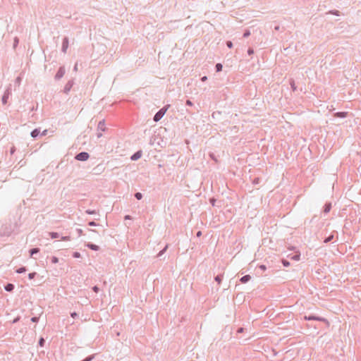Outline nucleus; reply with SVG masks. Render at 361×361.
Returning a JSON list of instances; mask_svg holds the SVG:
<instances>
[{
    "label": "nucleus",
    "instance_id": "f257e3e1",
    "mask_svg": "<svg viewBox=\"0 0 361 361\" xmlns=\"http://www.w3.org/2000/svg\"><path fill=\"white\" fill-rule=\"evenodd\" d=\"M106 130V124H105V120L102 119V121H99L97 130H96V136L97 138H100L102 136V133L105 132Z\"/></svg>",
    "mask_w": 361,
    "mask_h": 361
},
{
    "label": "nucleus",
    "instance_id": "f03ea898",
    "mask_svg": "<svg viewBox=\"0 0 361 361\" xmlns=\"http://www.w3.org/2000/svg\"><path fill=\"white\" fill-rule=\"evenodd\" d=\"M169 107V105H166V106L161 109L158 112H157V114L154 116V121L156 122L160 121L162 118V117L164 116V114H166Z\"/></svg>",
    "mask_w": 361,
    "mask_h": 361
},
{
    "label": "nucleus",
    "instance_id": "7ed1b4c3",
    "mask_svg": "<svg viewBox=\"0 0 361 361\" xmlns=\"http://www.w3.org/2000/svg\"><path fill=\"white\" fill-rule=\"evenodd\" d=\"M90 158V154L87 152H81L77 154L75 159L78 161H87Z\"/></svg>",
    "mask_w": 361,
    "mask_h": 361
},
{
    "label": "nucleus",
    "instance_id": "20e7f679",
    "mask_svg": "<svg viewBox=\"0 0 361 361\" xmlns=\"http://www.w3.org/2000/svg\"><path fill=\"white\" fill-rule=\"evenodd\" d=\"M49 236L52 238V239H55V238H61L62 240H64V241H67V240H70V237L69 236H61V234L58 232H54V231H51V232H49Z\"/></svg>",
    "mask_w": 361,
    "mask_h": 361
},
{
    "label": "nucleus",
    "instance_id": "39448f33",
    "mask_svg": "<svg viewBox=\"0 0 361 361\" xmlns=\"http://www.w3.org/2000/svg\"><path fill=\"white\" fill-rule=\"evenodd\" d=\"M11 94V90L10 87H8L5 90L4 94L1 97V102L4 105H6L8 103V99Z\"/></svg>",
    "mask_w": 361,
    "mask_h": 361
},
{
    "label": "nucleus",
    "instance_id": "423d86ee",
    "mask_svg": "<svg viewBox=\"0 0 361 361\" xmlns=\"http://www.w3.org/2000/svg\"><path fill=\"white\" fill-rule=\"evenodd\" d=\"M69 46V39L68 37H63L62 39V47L61 51L63 53H66L67 49Z\"/></svg>",
    "mask_w": 361,
    "mask_h": 361
},
{
    "label": "nucleus",
    "instance_id": "0eeeda50",
    "mask_svg": "<svg viewBox=\"0 0 361 361\" xmlns=\"http://www.w3.org/2000/svg\"><path fill=\"white\" fill-rule=\"evenodd\" d=\"M65 68L63 66H61L59 68L56 75H55V79L56 80H60L65 74Z\"/></svg>",
    "mask_w": 361,
    "mask_h": 361
},
{
    "label": "nucleus",
    "instance_id": "6e6552de",
    "mask_svg": "<svg viewBox=\"0 0 361 361\" xmlns=\"http://www.w3.org/2000/svg\"><path fill=\"white\" fill-rule=\"evenodd\" d=\"M304 319L305 320H316V321H320V322H328V321L325 319V318H323V317H317V316H305Z\"/></svg>",
    "mask_w": 361,
    "mask_h": 361
},
{
    "label": "nucleus",
    "instance_id": "1a4fd4ad",
    "mask_svg": "<svg viewBox=\"0 0 361 361\" xmlns=\"http://www.w3.org/2000/svg\"><path fill=\"white\" fill-rule=\"evenodd\" d=\"M15 288V285L11 283H7L4 285V290L7 292H13Z\"/></svg>",
    "mask_w": 361,
    "mask_h": 361
},
{
    "label": "nucleus",
    "instance_id": "9d476101",
    "mask_svg": "<svg viewBox=\"0 0 361 361\" xmlns=\"http://www.w3.org/2000/svg\"><path fill=\"white\" fill-rule=\"evenodd\" d=\"M30 135L34 139L37 138L39 135H40V128H35L30 133Z\"/></svg>",
    "mask_w": 361,
    "mask_h": 361
},
{
    "label": "nucleus",
    "instance_id": "9b49d317",
    "mask_svg": "<svg viewBox=\"0 0 361 361\" xmlns=\"http://www.w3.org/2000/svg\"><path fill=\"white\" fill-rule=\"evenodd\" d=\"M73 84V82H71V81H68V82L66 84V85H65V87H64V90H63V91H64V92H65V93H66V94H67V93H68V92H69V91L71 90V89L72 88Z\"/></svg>",
    "mask_w": 361,
    "mask_h": 361
},
{
    "label": "nucleus",
    "instance_id": "f8f14e48",
    "mask_svg": "<svg viewBox=\"0 0 361 361\" xmlns=\"http://www.w3.org/2000/svg\"><path fill=\"white\" fill-rule=\"evenodd\" d=\"M39 247H34V248H31L30 250H29V253H30V256L31 257H33V256L36 254H37L39 252Z\"/></svg>",
    "mask_w": 361,
    "mask_h": 361
},
{
    "label": "nucleus",
    "instance_id": "ddd939ff",
    "mask_svg": "<svg viewBox=\"0 0 361 361\" xmlns=\"http://www.w3.org/2000/svg\"><path fill=\"white\" fill-rule=\"evenodd\" d=\"M348 116V112H336L334 114V116L337 118H345Z\"/></svg>",
    "mask_w": 361,
    "mask_h": 361
},
{
    "label": "nucleus",
    "instance_id": "4468645a",
    "mask_svg": "<svg viewBox=\"0 0 361 361\" xmlns=\"http://www.w3.org/2000/svg\"><path fill=\"white\" fill-rule=\"evenodd\" d=\"M290 259L294 261H299L300 259V252L298 250L295 255L290 257Z\"/></svg>",
    "mask_w": 361,
    "mask_h": 361
},
{
    "label": "nucleus",
    "instance_id": "2eb2a0df",
    "mask_svg": "<svg viewBox=\"0 0 361 361\" xmlns=\"http://www.w3.org/2000/svg\"><path fill=\"white\" fill-rule=\"evenodd\" d=\"M27 268L26 267H20L19 268H18L16 270V272L18 273V274H23V273H25L27 271Z\"/></svg>",
    "mask_w": 361,
    "mask_h": 361
},
{
    "label": "nucleus",
    "instance_id": "dca6fc26",
    "mask_svg": "<svg viewBox=\"0 0 361 361\" xmlns=\"http://www.w3.org/2000/svg\"><path fill=\"white\" fill-rule=\"evenodd\" d=\"M11 233V230H7V228H6V229L4 231H0V234L1 235H4V236H8L10 235Z\"/></svg>",
    "mask_w": 361,
    "mask_h": 361
},
{
    "label": "nucleus",
    "instance_id": "f3484780",
    "mask_svg": "<svg viewBox=\"0 0 361 361\" xmlns=\"http://www.w3.org/2000/svg\"><path fill=\"white\" fill-rule=\"evenodd\" d=\"M141 155H142L141 152H140V151H139V152H135V154L131 157V159H132V160H137V159H140V158Z\"/></svg>",
    "mask_w": 361,
    "mask_h": 361
},
{
    "label": "nucleus",
    "instance_id": "a211bd4d",
    "mask_svg": "<svg viewBox=\"0 0 361 361\" xmlns=\"http://www.w3.org/2000/svg\"><path fill=\"white\" fill-rule=\"evenodd\" d=\"M250 279H251V277H250V275H245V276H243V277L240 279V281L242 283H246V282L249 281L250 280Z\"/></svg>",
    "mask_w": 361,
    "mask_h": 361
},
{
    "label": "nucleus",
    "instance_id": "6ab92c4d",
    "mask_svg": "<svg viewBox=\"0 0 361 361\" xmlns=\"http://www.w3.org/2000/svg\"><path fill=\"white\" fill-rule=\"evenodd\" d=\"M331 209V203L326 204L324 206V212L328 213L330 212Z\"/></svg>",
    "mask_w": 361,
    "mask_h": 361
},
{
    "label": "nucleus",
    "instance_id": "aec40b11",
    "mask_svg": "<svg viewBox=\"0 0 361 361\" xmlns=\"http://www.w3.org/2000/svg\"><path fill=\"white\" fill-rule=\"evenodd\" d=\"M45 343H46L45 339L43 337H40L38 341V345L40 347H44L45 345Z\"/></svg>",
    "mask_w": 361,
    "mask_h": 361
},
{
    "label": "nucleus",
    "instance_id": "412c9836",
    "mask_svg": "<svg viewBox=\"0 0 361 361\" xmlns=\"http://www.w3.org/2000/svg\"><path fill=\"white\" fill-rule=\"evenodd\" d=\"M51 262L53 264H56L59 262V258L56 256H52L51 257Z\"/></svg>",
    "mask_w": 361,
    "mask_h": 361
},
{
    "label": "nucleus",
    "instance_id": "4be33fe9",
    "mask_svg": "<svg viewBox=\"0 0 361 361\" xmlns=\"http://www.w3.org/2000/svg\"><path fill=\"white\" fill-rule=\"evenodd\" d=\"M36 276H37V273L35 272V271L34 272H30V273L28 274V278L30 280L35 279Z\"/></svg>",
    "mask_w": 361,
    "mask_h": 361
},
{
    "label": "nucleus",
    "instance_id": "5701e85b",
    "mask_svg": "<svg viewBox=\"0 0 361 361\" xmlns=\"http://www.w3.org/2000/svg\"><path fill=\"white\" fill-rule=\"evenodd\" d=\"M167 248H168V245H166L165 246V247H164L162 250H161V251L159 252V254L157 255V256H158V257L161 256V255H163V254L166 251Z\"/></svg>",
    "mask_w": 361,
    "mask_h": 361
},
{
    "label": "nucleus",
    "instance_id": "b1692460",
    "mask_svg": "<svg viewBox=\"0 0 361 361\" xmlns=\"http://www.w3.org/2000/svg\"><path fill=\"white\" fill-rule=\"evenodd\" d=\"M221 280H222V276L221 275H218L215 277V281L219 283L220 284L221 282Z\"/></svg>",
    "mask_w": 361,
    "mask_h": 361
},
{
    "label": "nucleus",
    "instance_id": "393cba45",
    "mask_svg": "<svg viewBox=\"0 0 361 361\" xmlns=\"http://www.w3.org/2000/svg\"><path fill=\"white\" fill-rule=\"evenodd\" d=\"M222 68H223V66H222V65L221 63H217L216 65V70L217 72L221 71Z\"/></svg>",
    "mask_w": 361,
    "mask_h": 361
},
{
    "label": "nucleus",
    "instance_id": "a878e982",
    "mask_svg": "<svg viewBox=\"0 0 361 361\" xmlns=\"http://www.w3.org/2000/svg\"><path fill=\"white\" fill-rule=\"evenodd\" d=\"M290 83V86H291V88H292L293 91H295L296 90V86H295L294 80H291Z\"/></svg>",
    "mask_w": 361,
    "mask_h": 361
},
{
    "label": "nucleus",
    "instance_id": "bb28decb",
    "mask_svg": "<svg viewBox=\"0 0 361 361\" xmlns=\"http://www.w3.org/2000/svg\"><path fill=\"white\" fill-rule=\"evenodd\" d=\"M39 317H32L30 320L33 323H37L39 322Z\"/></svg>",
    "mask_w": 361,
    "mask_h": 361
},
{
    "label": "nucleus",
    "instance_id": "cd10ccee",
    "mask_svg": "<svg viewBox=\"0 0 361 361\" xmlns=\"http://www.w3.org/2000/svg\"><path fill=\"white\" fill-rule=\"evenodd\" d=\"M282 264L284 267H288L290 266V262L286 259L282 260Z\"/></svg>",
    "mask_w": 361,
    "mask_h": 361
},
{
    "label": "nucleus",
    "instance_id": "c85d7f7f",
    "mask_svg": "<svg viewBox=\"0 0 361 361\" xmlns=\"http://www.w3.org/2000/svg\"><path fill=\"white\" fill-rule=\"evenodd\" d=\"M209 157H211L212 159H213L216 163L218 162V159L217 158L215 157V155L213 154V153H210L209 154Z\"/></svg>",
    "mask_w": 361,
    "mask_h": 361
},
{
    "label": "nucleus",
    "instance_id": "c756f323",
    "mask_svg": "<svg viewBox=\"0 0 361 361\" xmlns=\"http://www.w3.org/2000/svg\"><path fill=\"white\" fill-rule=\"evenodd\" d=\"M334 238V235H331L330 236H329L328 238H326L325 240H324V243H327L329 242H330L332 239Z\"/></svg>",
    "mask_w": 361,
    "mask_h": 361
},
{
    "label": "nucleus",
    "instance_id": "7c9ffc66",
    "mask_svg": "<svg viewBox=\"0 0 361 361\" xmlns=\"http://www.w3.org/2000/svg\"><path fill=\"white\" fill-rule=\"evenodd\" d=\"M135 197L137 200H141V199H142V195L140 192H137V193H135Z\"/></svg>",
    "mask_w": 361,
    "mask_h": 361
},
{
    "label": "nucleus",
    "instance_id": "2f4dec72",
    "mask_svg": "<svg viewBox=\"0 0 361 361\" xmlns=\"http://www.w3.org/2000/svg\"><path fill=\"white\" fill-rule=\"evenodd\" d=\"M20 319V316H18L16 317H15L12 322L13 324H16L17 322H18Z\"/></svg>",
    "mask_w": 361,
    "mask_h": 361
},
{
    "label": "nucleus",
    "instance_id": "473e14b6",
    "mask_svg": "<svg viewBox=\"0 0 361 361\" xmlns=\"http://www.w3.org/2000/svg\"><path fill=\"white\" fill-rule=\"evenodd\" d=\"M250 35V32L249 30H245L243 34V37H247Z\"/></svg>",
    "mask_w": 361,
    "mask_h": 361
},
{
    "label": "nucleus",
    "instance_id": "72a5a7b5",
    "mask_svg": "<svg viewBox=\"0 0 361 361\" xmlns=\"http://www.w3.org/2000/svg\"><path fill=\"white\" fill-rule=\"evenodd\" d=\"M80 256V252H73V257H75V258H78V257H79Z\"/></svg>",
    "mask_w": 361,
    "mask_h": 361
},
{
    "label": "nucleus",
    "instance_id": "f704fd0d",
    "mask_svg": "<svg viewBox=\"0 0 361 361\" xmlns=\"http://www.w3.org/2000/svg\"><path fill=\"white\" fill-rule=\"evenodd\" d=\"M226 45H227V47H228V48H230V49L233 47V43H232L231 41H228V42H226Z\"/></svg>",
    "mask_w": 361,
    "mask_h": 361
},
{
    "label": "nucleus",
    "instance_id": "c9c22d12",
    "mask_svg": "<svg viewBox=\"0 0 361 361\" xmlns=\"http://www.w3.org/2000/svg\"><path fill=\"white\" fill-rule=\"evenodd\" d=\"M91 247H92V250H97L99 249L97 245H93V244H92Z\"/></svg>",
    "mask_w": 361,
    "mask_h": 361
},
{
    "label": "nucleus",
    "instance_id": "e433bc0d",
    "mask_svg": "<svg viewBox=\"0 0 361 361\" xmlns=\"http://www.w3.org/2000/svg\"><path fill=\"white\" fill-rule=\"evenodd\" d=\"M47 131H48L47 130H43L42 133L40 132V135H42V136H45V135H47Z\"/></svg>",
    "mask_w": 361,
    "mask_h": 361
},
{
    "label": "nucleus",
    "instance_id": "4c0bfd02",
    "mask_svg": "<svg viewBox=\"0 0 361 361\" xmlns=\"http://www.w3.org/2000/svg\"><path fill=\"white\" fill-rule=\"evenodd\" d=\"M71 314V317H72L73 318H74V319H75L76 317H78V313H76L75 312H72Z\"/></svg>",
    "mask_w": 361,
    "mask_h": 361
},
{
    "label": "nucleus",
    "instance_id": "58836bf2",
    "mask_svg": "<svg viewBox=\"0 0 361 361\" xmlns=\"http://www.w3.org/2000/svg\"><path fill=\"white\" fill-rule=\"evenodd\" d=\"M259 267V269H262V271H265V270L267 269L266 266H265V265H264V264L260 265Z\"/></svg>",
    "mask_w": 361,
    "mask_h": 361
},
{
    "label": "nucleus",
    "instance_id": "ea45409f",
    "mask_svg": "<svg viewBox=\"0 0 361 361\" xmlns=\"http://www.w3.org/2000/svg\"><path fill=\"white\" fill-rule=\"evenodd\" d=\"M73 70L77 71L78 70V62H76L75 66H74V68H73Z\"/></svg>",
    "mask_w": 361,
    "mask_h": 361
},
{
    "label": "nucleus",
    "instance_id": "a19ab883",
    "mask_svg": "<svg viewBox=\"0 0 361 361\" xmlns=\"http://www.w3.org/2000/svg\"><path fill=\"white\" fill-rule=\"evenodd\" d=\"M253 53H254V51H253V49H250H250L247 50V54H248L249 55H251V54H252Z\"/></svg>",
    "mask_w": 361,
    "mask_h": 361
},
{
    "label": "nucleus",
    "instance_id": "79ce46f5",
    "mask_svg": "<svg viewBox=\"0 0 361 361\" xmlns=\"http://www.w3.org/2000/svg\"><path fill=\"white\" fill-rule=\"evenodd\" d=\"M186 104L188 106H192L193 105L192 102L190 100H189V99L186 101Z\"/></svg>",
    "mask_w": 361,
    "mask_h": 361
},
{
    "label": "nucleus",
    "instance_id": "37998d69",
    "mask_svg": "<svg viewBox=\"0 0 361 361\" xmlns=\"http://www.w3.org/2000/svg\"><path fill=\"white\" fill-rule=\"evenodd\" d=\"M15 151H16L15 147H11L10 149V152L11 154H13L15 152Z\"/></svg>",
    "mask_w": 361,
    "mask_h": 361
},
{
    "label": "nucleus",
    "instance_id": "c03bdc74",
    "mask_svg": "<svg viewBox=\"0 0 361 361\" xmlns=\"http://www.w3.org/2000/svg\"><path fill=\"white\" fill-rule=\"evenodd\" d=\"M92 290L96 292V293H98L99 292V288L97 286H94L92 288Z\"/></svg>",
    "mask_w": 361,
    "mask_h": 361
},
{
    "label": "nucleus",
    "instance_id": "a18cd8bd",
    "mask_svg": "<svg viewBox=\"0 0 361 361\" xmlns=\"http://www.w3.org/2000/svg\"><path fill=\"white\" fill-rule=\"evenodd\" d=\"M21 81V78L20 77H18L16 80V82L20 84Z\"/></svg>",
    "mask_w": 361,
    "mask_h": 361
},
{
    "label": "nucleus",
    "instance_id": "49530a36",
    "mask_svg": "<svg viewBox=\"0 0 361 361\" xmlns=\"http://www.w3.org/2000/svg\"><path fill=\"white\" fill-rule=\"evenodd\" d=\"M82 361H90V355L87 356Z\"/></svg>",
    "mask_w": 361,
    "mask_h": 361
},
{
    "label": "nucleus",
    "instance_id": "de8ad7c7",
    "mask_svg": "<svg viewBox=\"0 0 361 361\" xmlns=\"http://www.w3.org/2000/svg\"><path fill=\"white\" fill-rule=\"evenodd\" d=\"M207 80V76H203V77L201 78V80H202V82H205Z\"/></svg>",
    "mask_w": 361,
    "mask_h": 361
},
{
    "label": "nucleus",
    "instance_id": "09e8293b",
    "mask_svg": "<svg viewBox=\"0 0 361 361\" xmlns=\"http://www.w3.org/2000/svg\"><path fill=\"white\" fill-rule=\"evenodd\" d=\"M259 183V178H255L254 180H253V183L254 184H257Z\"/></svg>",
    "mask_w": 361,
    "mask_h": 361
},
{
    "label": "nucleus",
    "instance_id": "8fccbe9b",
    "mask_svg": "<svg viewBox=\"0 0 361 361\" xmlns=\"http://www.w3.org/2000/svg\"><path fill=\"white\" fill-rule=\"evenodd\" d=\"M37 106H38V104H37ZM37 106H36V108H35V106H32L31 109H30V111H35V110H37Z\"/></svg>",
    "mask_w": 361,
    "mask_h": 361
},
{
    "label": "nucleus",
    "instance_id": "3c124183",
    "mask_svg": "<svg viewBox=\"0 0 361 361\" xmlns=\"http://www.w3.org/2000/svg\"><path fill=\"white\" fill-rule=\"evenodd\" d=\"M201 235H202V232H201V231H198V232L197 233V237H200Z\"/></svg>",
    "mask_w": 361,
    "mask_h": 361
},
{
    "label": "nucleus",
    "instance_id": "603ef678",
    "mask_svg": "<svg viewBox=\"0 0 361 361\" xmlns=\"http://www.w3.org/2000/svg\"><path fill=\"white\" fill-rule=\"evenodd\" d=\"M131 219V216H129V215H126V216H125V219Z\"/></svg>",
    "mask_w": 361,
    "mask_h": 361
},
{
    "label": "nucleus",
    "instance_id": "864d4df0",
    "mask_svg": "<svg viewBox=\"0 0 361 361\" xmlns=\"http://www.w3.org/2000/svg\"><path fill=\"white\" fill-rule=\"evenodd\" d=\"M243 328H240V329L238 330V333H241V332H243Z\"/></svg>",
    "mask_w": 361,
    "mask_h": 361
},
{
    "label": "nucleus",
    "instance_id": "5fc2aeb1",
    "mask_svg": "<svg viewBox=\"0 0 361 361\" xmlns=\"http://www.w3.org/2000/svg\"><path fill=\"white\" fill-rule=\"evenodd\" d=\"M86 246L88 247V248H90V243H87L86 244Z\"/></svg>",
    "mask_w": 361,
    "mask_h": 361
},
{
    "label": "nucleus",
    "instance_id": "6e6d98bb",
    "mask_svg": "<svg viewBox=\"0 0 361 361\" xmlns=\"http://www.w3.org/2000/svg\"><path fill=\"white\" fill-rule=\"evenodd\" d=\"M86 213H87V214H90V209H87V210H86Z\"/></svg>",
    "mask_w": 361,
    "mask_h": 361
},
{
    "label": "nucleus",
    "instance_id": "4d7b16f0",
    "mask_svg": "<svg viewBox=\"0 0 361 361\" xmlns=\"http://www.w3.org/2000/svg\"><path fill=\"white\" fill-rule=\"evenodd\" d=\"M77 231H78L79 233H82V230L81 229H77Z\"/></svg>",
    "mask_w": 361,
    "mask_h": 361
},
{
    "label": "nucleus",
    "instance_id": "13d9d810",
    "mask_svg": "<svg viewBox=\"0 0 361 361\" xmlns=\"http://www.w3.org/2000/svg\"><path fill=\"white\" fill-rule=\"evenodd\" d=\"M18 42V40H16L15 44H13V46H16V44Z\"/></svg>",
    "mask_w": 361,
    "mask_h": 361
},
{
    "label": "nucleus",
    "instance_id": "bf43d9fd",
    "mask_svg": "<svg viewBox=\"0 0 361 361\" xmlns=\"http://www.w3.org/2000/svg\"><path fill=\"white\" fill-rule=\"evenodd\" d=\"M18 42V40H16L15 44H13V46H16V44Z\"/></svg>",
    "mask_w": 361,
    "mask_h": 361
},
{
    "label": "nucleus",
    "instance_id": "052dcab7",
    "mask_svg": "<svg viewBox=\"0 0 361 361\" xmlns=\"http://www.w3.org/2000/svg\"><path fill=\"white\" fill-rule=\"evenodd\" d=\"M18 42V40H16L15 44H13V46H16V44Z\"/></svg>",
    "mask_w": 361,
    "mask_h": 361
},
{
    "label": "nucleus",
    "instance_id": "680f3d73",
    "mask_svg": "<svg viewBox=\"0 0 361 361\" xmlns=\"http://www.w3.org/2000/svg\"><path fill=\"white\" fill-rule=\"evenodd\" d=\"M91 224H92V226H95V224L93 221L91 222Z\"/></svg>",
    "mask_w": 361,
    "mask_h": 361
},
{
    "label": "nucleus",
    "instance_id": "e2e57ef3",
    "mask_svg": "<svg viewBox=\"0 0 361 361\" xmlns=\"http://www.w3.org/2000/svg\"><path fill=\"white\" fill-rule=\"evenodd\" d=\"M279 29V26H276V27H275V30H278Z\"/></svg>",
    "mask_w": 361,
    "mask_h": 361
}]
</instances>
